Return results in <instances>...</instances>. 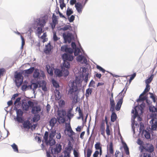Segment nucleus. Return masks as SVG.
Instances as JSON below:
<instances>
[{
    "instance_id": "obj_29",
    "label": "nucleus",
    "mask_w": 157,
    "mask_h": 157,
    "mask_svg": "<svg viewBox=\"0 0 157 157\" xmlns=\"http://www.w3.org/2000/svg\"><path fill=\"white\" fill-rule=\"evenodd\" d=\"M150 117L151 118V119L150 122V123H151V122L154 121H157V118H156L157 114L155 113H153L150 115Z\"/></svg>"
},
{
    "instance_id": "obj_26",
    "label": "nucleus",
    "mask_w": 157,
    "mask_h": 157,
    "mask_svg": "<svg viewBox=\"0 0 157 157\" xmlns=\"http://www.w3.org/2000/svg\"><path fill=\"white\" fill-rule=\"evenodd\" d=\"M151 129L152 130H156L157 129V121L151 122Z\"/></svg>"
},
{
    "instance_id": "obj_54",
    "label": "nucleus",
    "mask_w": 157,
    "mask_h": 157,
    "mask_svg": "<svg viewBox=\"0 0 157 157\" xmlns=\"http://www.w3.org/2000/svg\"><path fill=\"white\" fill-rule=\"evenodd\" d=\"M53 38L54 41H56L59 39V38L57 36L56 32L53 33Z\"/></svg>"
},
{
    "instance_id": "obj_6",
    "label": "nucleus",
    "mask_w": 157,
    "mask_h": 157,
    "mask_svg": "<svg viewBox=\"0 0 157 157\" xmlns=\"http://www.w3.org/2000/svg\"><path fill=\"white\" fill-rule=\"evenodd\" d=\"M71 54L64 53L62 56L63 61H72L74 59V56Z\"/></svg>"
},
{
    "instance_id": "obj_3",
    "label": "nucleus",
    "mask_w": 157,
    "mask_h": 157,
    "mask_svg": "<svg viewBox=\"0 0 157 157\" xmlns=\"http://www.w3.org/2000/svg\"><path fill=\"white\" fill-rule=\"evenodd\" d=\"M46 23L45 20L44 19H40V18H38L34 21L33 28L36 29L37 26H40L41 27H44Z\"/></svg>"
},
{
    "instance_id": "obj_44",
    "label": "nucleus",
    "mask_w": 157,
    "mask_h": 157,
    "mask_svg": "<svg viewBox=\"0 0 157 157\" xmlns=\"http://www.w3.org/2000/svg\"><path fill=\"white\" fill-rule=\"evenodd\" d=\"M74 53L75 56H78V54L81 52L80 49L78 47L74 49Z\"/></svg>"
},
{
    "instance_id": "obj_53",
    "label": "nucleus",
    "mask_w": 157,
    "mask_h": 157,
    "mask_svg": "<svg viewBox=\"0 0 157 157\" xmlns=\"http://www.w3.org/2000/svg\"><path fill=\"white\" fill-rule=\"evenodd\" d=\"M100 142L97 143L95 145V147L96 150H99L101 148V147L100 146Z\"/></svg>"
},
{
    "instance_id": "obj_13",
    "label": "nucleus",
    "mask_w": 157,
    "mask_h": 157,
    "mask_svg": "<svg viewBox=\"0 0 157 157\" xmlns=\"http://www.w3.org/2000/svg\"><path fill=\"white\" fill-rule=\"evenodd\" d=\"M21 105L23 110L27 111L29 110V108L26 99H24L21 100Z\"/></svg>"
},
{
    "instance_id": "obj_10",
    "label": "nucleus",
    "mask_w": 157,
    "mask_h": 157,
    "mask_svg": "<svg viewBox=\"0 0 157 157\" xmlns=\"http://www.w3.org/2000/svg\"><path fill=\"white\" fill-rule=\"evenodd\" d=\"M23 126L25 129H32V124L31 123L29 120H26L24 121L23 122Z\"/></svg>"
},
{
    "instance_id": "obj_8",
    "label": "nucleus",
    "mask_w": 157,
    "mask_h": 157,
    "mask_svg": "<svg viewBox=\"0 0 157 157\" xmlns=\"http://www.w3.org/2000/svg\"><path fill=\"white\" fill-rule=\"evenodd\" d=\"M73 149V145L71 142L69 141L67 146L65 148V150L64 151L65 153H66L67 155H70L71 151Z\"/></svg>"
},
{
    "instance_id": "obj_45",
    "label": "nucleus",
    "mask_w": 157,
    "mask_h": 157,
    "mask_svg": "<svg viewBox=\"0 0 157 157\" xmlns=\"http://www.w3.org/2000/svg\"><path fill=\"white\" fill-rule=\"evenodd\" d=\"M11 147L13 149L14 151L16 152H18V147L16 144L15 143H13L11 145Z\"/></svg>"
},
{
    "instance_id": "obj_17",
    "label": "nucleus",
    "mask_w": 157,
    "mask_h": 157,
    "mask_svg": "<svg viewBox=\"0 0 157 157\" xmlns=\"http://www.w3.org/2000/svg\"><path fill=\"white\" fill-rule=\"evenodd\" d=\"M34 70L33 75V78H40V73L39 72V70L36 69H34Z\"/></svg>"
},
{
    "instance_id": "obj_41",
    "label": "nucleus",
    "mask_w": 157,
    "mask_h": 157,
    "mask_svg": "<svg viewBox=\"0 0 157 157\" xmlns=\"http://www.w3.org/2000/svg\"><path fill=\"white\" fill-rule=\"evenodd\" d=\"M149 110L150 112L152 113L157 112V108L154 106H150Z\"/></svg>"
},
{
    "instance_id": "obj_49",
    "label": "nucleus",
    "mask_w": 157,
    "mask_h": 157,
    "mask_svg": "<svg viewBox=\"0 0 157 157\" xmlns=\"http://www.w3.org/2000/svg\"><path fill=\"white\" fill-rule=\"evenodd\" d=\"M61 112V110H58L57 112L58 115L59 116V117H57V120L59 124H60V122L59 121L60 119L62 117Z\"/></svg>"
},
{
    "instance_id": "obj_21",
    "label": "nucleus",
    "mask_w": 157,
    "mask_h": 157,
    "mask_svg": "<svg viewBox=\"0 0 157 157\" xmlns=\"http://www.w3.org/2000/svg\"><path fill=\"white\" fill-rule=\"evenodd\" d=\"M122 143L123 145V148L124 151L127 155H128L129 154V148L128 147L126 143L124 142H122Z\"/></svg>"
},
{
    "instance_id": "obj_14",
    "label": "nucleus",
    "mask_w": 157,
    "mask_h": 157,
    "mask_svg": "<svg viewBox=\"0 0 157 157\" xmlns=\"http://www.w3.org/2000/svg\"><path fill=\"white\" fill-rule=\"evenodd\" d=\"M51 51V45L50 43H49L45 46V48L44 50V52L46 54L50 53Z\"/></svg>"
},
{
    "instance_id": "obj_57",
    "label": "nucleus",
    "mask_w": 157,
    "mask_h": 157,
    "mask_svg": "<svg viewBox=\"0 0 157 157\" xmlns=\"http://www.w3.org/2000/svg\"><path fill=\"white\" fill-rule=\"evenodd\" d=\"M95 82L93 80H92L90 82L88 86L89 87H94L95 86L94 84H95Z\"/></svg>"
},
{
    "instance_id": "obj_2",
    "label": "nucleus",
    "mask_w": 157,
    "mask_h": 157,
    "mask_svg": "<svg viewBox=\"0 0 157 157\" xmlns=\"http://www.w3.org/2000/svg\"><path fill=\"white\" fill-rule=\"evenodd\" d=\"M71 87L70 89L68 90V93L71 94H73V93L75 92V97L77 98L78 95V88L77 86V83L74 82H71L70 83Z\"/></svg>"
},
{
    "instance_id": "obj_37",
    "label": "nucleus",
    "mask_w": 157,
    "mask_h": 157,
    "mask_svg": "<svg viewBox=\"0 0 157 157\" xmlns=\"http://www.w3.org/2000/svg\"><path fill=\"white\" fill-rule=\"evenodd\" d=\"M56 134V130H52L51 132L50 133L49 135V140H51V139H53L55 136V135Z\"/></svg>"
},
{
    "instance_id": "obj_12",
    "label": "nucleus",
    "mask_w": 157,
    "mask_h": 157,
    "mask_svg": "<svg viewBox=\"0 0 157 157\" xmlns=\"http://www.w3.org/2000/svg\"><path fill=\"white\" fill-rule=\"evenodd\" d=\"M77 60L82 64H86L87 60L85 56L82 55H79L77 57Z\"/></svg>"
},
{
    "instance_id": "obj_55",
    "label": "nucleus",
    "mask_w": 157,
    "mask_h": 157,
    "mask_svg": "<svg viewBox=\"0 0 157 157\" xmlns=\"http://www.w3.org/2000/svg\"><path fill=\"white\" fill-rule=\"evenodd\" d=\"M27 103L29 108L30 107L32 108L33 106L34 103L30 100L28 101Z\"/></svg>"
},
{
    "instance_id": "obj_61",
    "label": "nucleus",
    "mask_w": 157,
    "mask_h": 157,
    "mask_svg": "<svg viewBox=\"0 0 157 157\" xmlns=\"http://www.w3.org/2000/svg\"><path fill=\"white\" fill-rule=\"evenodd\" d=\"M73 116L74 114L71 113L67 112V117L69 120H70Z\"/></svg>"
},
{
    "instance_id": "obj_16",
    "label": "nucleus",
    "mask_w": 157,
    "mask_h": 157,
    "mask_svg": "<svg viewBox=\"0 0 157 157\" xmlns=\"http://www.w3.org/2000/svg\"><path fill=\"white\" fill-rule=\"evenodd\" d=\"M21 97L17 98L14 103V107L17 108H19L21 104Z\"/></svg>"
},
{
    "instance_id": "obj_56",
    "label": "nucleus",
    "mask_w": 157,
    "mask_h": 157,
    "mask_svg": "<svg viewBox=\"0 0 157 157\" xmlns=\"http://www.w3.org/2000/svg\"><path fill=\"white\" fill-rule=\"evenodd\" d=\"M96 67L97 69H98L100 71H102L103 73H104L106 71L104 68L99 65H97Z\"/></svg>"
},
{
    "instance_id": "obj_24",
    "label": "nucleus",
    "mask_w": 157,
    "mask_h": 157,
    "mask_svg": "<svg viewBox=\"0 0 157 157\" xmlns=\"http://www.w3.org/2000/svg\"><path fill=\"white\" fill-rule=\"evenodd\" d=\"M14 119L17 121L19 123H23L24 120L23 116H16V117H14Z\"/></svg>"
},
{
    "instance_id": "obj_20",
    "label": "nucleus",
    "mask_w": 157,
    "mask_h": 157,
    "mask_svg": "<svg viewBox=\"0 0 157 157\" xmlns=\"http://www.w3.org/2000/svg\"><path fill=\"white\" fill-rule=\"evenodd\" d=\"M68 29L72 30V27L70 25H65L64 27L58 29L59 31L62 30L65 31Z\"/></svg>"
},
{
    "instance_id": "obj_40",
    "label": "nucleus",
    "mask_w": 157,
    "mask_h": 157,
    "mask_svg": "<svg viewBox=\"0 0 157 157\" xmlns=\"http://www.w3.org/2000/svg\"><path fill=\"white\" fill-rule=\"evenodd\" d=\"M73 12L72 9L69 8V7H68L66 11V15L67 16H69L71 14H73Z\"/></svg>"
},
{
    "instance_id": "obj_34",
    "label": "nucleus",
    "mask_w": 157,
    "mask_h": 157,
    "mask_svg": "<svg viewBox=\"0 0 157 157\" xmlns=\"http://www.w3.org/2000/svg\"><path fill=\"white\" fill-rule=\"evenodd\" d=\"M147 98V95L144 96L143 97L139 96V98L137 99L136 101L138 102L143 101H146Z\"/></svg>"
},
{
    "instance_id": "obj_4",
    "label": "nucleus",
    "mask_w": 157,
    "mask_h": 157,
    "mask_svg": "<svg viewBox=\"0 0 157 157\" xmlns=\"http://www.w3.org/2000/svg\"><path fill=\"white\" fill-rule=\"evenodd\" d=\"M14 77L15 78V82L16 86L17 87L20 86L23 82L22 73L20 72L16 73Z\"/></svg>"
},
{
    "instance_id": "obj_7",
    "label": "nucleus",
    "mask_w": 157,
    "mask_h": 157,
    "mask_svg": "<svg viewBox=\"0 0 157 157\" xmlns=\"http://www.w3.org/2000/svg\"><path fill=\"white\" fill-rule=\"evenodd\" d=\"M60 50L63 52H65L67 53L72 54L74 52L73 49L71 48L68 47L67 45H64L61 47Z\"/></svg>"
},
{
    "instance_id": "obj_43",
    "label": "nucleus",
    "mask_w": 157,
    "mask_h": 157,
    "mask_svg": "<svg viewBox=\"0 0 157 157\" xmlns=\"http://www.w3.org/2000/svg\"><path fill=\"white\" fill-rule=\"evenodd\" d=\"M109 150L110 154H113V145L112 142H111L109 144Z\"/></svg>"
},
{
    "instance_id": "obj_63",
    "label": "nucleus",
    "mask_w": 157,
    "mask_h": 157,
    "mask_svg": "<svg viewBox=\"0 0 157 157\" xmlns=\"http://www.w3.org/2000/svg\"><path fill=\"white\" fill-rule=\"evenodd\" d=\"M110 106H115V104L113 99L109 98Z\"/></svg>"
},
{
    "instance_id": "obj_39",
    "label": "nucleus",
    "mask_w": 157,
    "mask_h": 157,
    "mask_svg": "<svg viewBox=\"0 0 157 157\" xmlns=\"http://www.w3.org/2000/svg\"><path fill=\"white\" fill-rule=\"evenodd\" d=\"M70 63L69 62L63 61V67L68 69L70 68Z\"/></svg>"
},
{
    "instance_id": "obj_33",
    "label": "nucleus",
    "mask_w": 157,
    "mask_h": 157,
    "mask_svg": "<svg viewBox=\"0 0 157 157\" xmlns=\"http://www.w3.org/2000/svg\"><path fill=\"white\" fill-rule=\"evenodd\" d=\"M44 27H37L36 28V31L37 32V35L38 36H39L41 34L43 33V28Z\"/></svg>"
},
{
    "instance_id": "obj_42",
    "label": "nucleus",
    "mask_w": 157,
    "mask_h": 157,
    "mask_svg": "<svg viewBox=\"0 0 157 157\" xmlns=\"http://www.w3.org/2000/svg\"><path fill=\"white\" fill-rule=\"evenodd\" d=\"M62 71L63 73V75L65 77H67L68 75L69 72L67 69H65L63 67H62Z\"/></svg>"
},
{
    "instance_id": "obj_62",
    "label": "nucleus",
    "mask_w": 157,
    "mask_h": 157,
    "mask_svg": "<svg viewBox=\"0 0 157 157\" xmlns=\"http://www.w3.org/2000/svg\"><path fill=\"white\" fill-rule=\"evenodd\" d=\"M136 74L135 73H133L132 75L130 76V79H129V82H130L131 81L136 77Z\"/></svg>"
},
{
    "instance_id": "obj_27",
    "label": "nucleus",
    "mask_w": 157,
    "mask_h": 157,
    "mask_svg": "<svg viewBox=\"0 0 157 157\" xmlns=\"http://www.w3.org/2000/svg\"><path fill=\"white\" fill-rule=\"evenodd\" d=\"M34 69V67H31L29 69L24 70V72L26 74H30L33 73Z\"/></svg>"
},
{
    "instance_id": "obj_22",
    "label": "nucleus",
    "mask_w": 157,
    "mask_h": 157,
    "mask_svg": "<svg viewBox=\"0 0 157 157\" xmlns=\"http://www.w3.org/2000/svg\"><path fill=\"white\" fill-rule=\"evenodd\" d=\"M19 108L14 107L13 110H15L16 112V116H23V112L20 109H18Z\"/></svg>"
},
{
    "instance_id": "obj_36",
    "label": "nucleus",
    "mask_w": 157,
    "mask_h": 157,
    "mask_svg": "<svg viewBox=\"0 0 157 157\" xmlns=\"http://www.w3.org/2000/svg\"><path fill=\"white\" fill-rule=\"evenodd\" d=\"M92 92V89L88 88L86 90L85 96L86 98H88L90 95L91 94Z\"/></svg>"
},
{
    "instance_id": "obj_60",
    "label": "nucleus",
    "mask_w": 157,
    "mask_h": 157,
    "mask_svg": "<svg viewBox=\"0 0 157 157\" xmlns=\"http://www.w3.org/2000/svg\"><path fill=\"white\" fill-rule=\"evenodd\" d=\"M78 111L79 113V116H80V117H81L82 118V119H83V115L82 113V111H81L80 107H79L78 109Z\"/></svg>"
},
{
    "instance_id": "obj_11",
    "label": "nucleus",
    "mask_w": 157,
    "mask_h": 157,
    "mask_svg": "<svg viewBox=\"0 0 157 157\" xmlns=\"http://www.w3.org/2000/svg\"><path fill=\"white\" fill-rule=\"evenodd\" d=\"M124 95L123 94L122 95V96L120 98V99L117 102L116 106L115 107L116 110L118 111L120 110L121 109L122 104L123 102V98L124 96Z\"/></svg>"
},
{
    "instance_id": "obj_59",
    "label": "nucleus",
    "mask_w": 157,
    "mask_h": 157,
    "mask_svg": "<svg viewBox=\"0 0 157 157\" xmlns=\"http://www.w3.org/2000/svg\"><path fill=\"white\" fill-rule=\"evenodd\" d=\"M109 125H106V133L107 135L109 136L110 135V130L109 128Z\"/></svg>"
},
{
    "instance_id": "obj_30",
    "label": "nucleus",
    "mask_w": 157,
    "mask_h": 157,
    "mask_svg": "<svg viewBox=\"0 0 157 157\" xmlns=\"http://www.w3.org/2000/svg\"><path fill=\"white\" fill-rule=\"evenodd\" d=\"M105 122L103 121L100 125V130L101 131V134L103 135L105 133Z\"/></svg>"
},
{
    "instance_id": "obj_58",
    "label": "nucleus",
    "mask_w": 157,
    "mask_h": 157,
    "mask_svg": "<svg viewBox=\"0 0 157 157\" xmlns=\"http://www.w3.org/2000/svg\"><path fill=\"white\" fill-rule=\"evenodd\" d=\"M92 153V150L90 148H88L87 150V157H90Z\"/></svg>"
},
{
    "instance_id": "obj_25",
    "label": "nucleus",
    "mask_w": 157,
    "mask_h": 157,
    "mask_svg": "<svg viewBox=\"0 0 157 157\" xmlns=\"http://www.w3.org/2000/svg\"><path fill=\"white\" fill-rule=\"evenodd\" d=\"M51 140H49V139L48 140V142H45L46 145H49L50 146L54 145L56 144V141L53 139H51Z\"/></svg>"
},
{
    "instance_id": "obj_47",
    "label": "nucleus",
    "mask_w": 157,
    "mask_h": 157,
    "mask_svg": "<svg viewBox=\"0 0 157 157\" xmlns=\"http://www.w3.org/2000/svg\"><path fill=\"white\" fill-rule=\"evenodd\" d=\"M52 82L53 86L56 88H58L59 86L58 83L55 80H52Z\"/></svg>"
},
{
    "instance_id": "obj_38",
    "label": "nucleus",
    "mask_w": 157,
    "mask_h": 157,
    "mask_svg": "<svg viewBox=\"0 0 157 157\" xmlns=\"http://www.w3.org/2000/svg\"><path fill=\"white\" fill-rule=\"evenodd\" d=\"M154 75L152 74L150 77L145 80V83L146 84L149 85V84L152 81L154 77Z\"/></svg>"
},
{
    "instance_id": "obj_52",
    "label": "nucleus",
    "mask_w": 157,
    "mask_h": 157,
    "mask_svg": "<svg viewBox=\"0 0 157 157\" xmlns=\"http://www.w3.org/2000/svg\"><path fill=\"white\" fill-rule=\"evenodd\" d=\"M145 104L143 102L142 103H141L139 107V109L140 110V111L142 112V111L143 110L145 106Z\"/></svg>"
},
{
    "instance_id": "obj_15",
    "label": "nucleus",
    "mask_w": 157,
    "mask_h": 157,
    "mask_svg": "<svg viewBox=\"0 0 157 157\" xmlns=\"http://www.w3.org/2000/svg\"><path fill=\"white\" fill-rule=\"evenodd\" d=\"M41 110L39 106H33L31 112L33 114L37 113Z\"/></svg>"
},
{
    "instance_id": "obj_51",
    "label": "nucleus",
    "mask_w": 157,
    "mask_h": 157,
    "mask_svg": "<svg viewBox=\"0 0 157 157\" xmlns=\"http://www.w3.org/2000/svg\"><path fill=\"white\" fill-rule=\"evenodd\" d=\"M71 128V130L70 132V134H68V136L72 140L73 139V135H74L75 134V133L72 130L71 127H70Z\"/></svg>"
},
{
    "instance_id": "obj_32",
    "label": "nucleus",
    "mask_w": 157,
    "mask_h": 157,
    "mask_svg": "<svg viewBox=\"0 0 157 157\" xmlns=\"http://www.w3.org/2000/svg\"><path fill=\"white\" fill-rule=\"evenodd\" d=\"M117 118V115L115 112H113L112 113V114L111 116V121L112 122H114Z\"/></svg>"
},
{
    "instance_id": "obj_46",
    "label": "nucleus",
    "mask_w": 157,
    "mask_h": 157,
    "mask_svg": "<svg viewBox=\"0 0 157 157\" xmlns=\"http://www.w3.org/2000/svg\"><path fill=\"white\" fill-rule=\"evenodd\" d=\"M48 131H45L44 136L43 137L45 143L48 142Z\"/></svg>"
},
{
    "instance_id": "obj_19",
    "label": "nucleus",
    "mask_w": 157,
    "mask_h": 157,
    "mask_svg": "<svg viewBox=\"0 0 157 157\" xmlns=\"http://www.w3.org/2000/svg\"><path fill=\"white\" fill-rule=\"evenodd\" d=\"M39 87H41V89L43 90L44 91H47V88L46 86V83L45 82L44 80H42L41 83V84H39Z\"/></svg>"
},
{
    "instance_id": "obj_28",
    "label": "nucleus",
    "mask_w": 157,
    "mask_h": 157,
    "mask_svg": "<svg viewBox=\"0 0 157 157\" xmlns=\"http://www.w3.org/2000/svg\"><path fill=\"white\" fill-rule=\"evenodd\" d=\"M54 72L57 76L59 77H61L63 75L62 70L61 71L59 69H56L55 71Z\"/></svg>"
},
{
    "instance_id": "obj_5",
    "label": "nucleus",
    "mask_w": 157,
    "mask_h": 157,
    "mask_svg": "<svg viewBox=\"0 0 157 157\" xmlns=\"http://www.w3.org/2000/svg\"><path fill=\"white\" fill-rule=\"evenodd\" d=\"M49 149L50 150L51 153L52 154H58L60 152L62 149V146L60 144H57L56 146V147L53 149L54 152L53 151V148L50 147Z\"/></svg>"
},
{
    "instance_id": "obj_35",
    "label": "nucleus",
    "mask_w": 157,
    "mask_h": 157,
    "mask_svg": "<svg viewBox=\"0 0 157 157\" xmlns=\"http://www.w3.org/2000/svg\"><path fill=\"white\" fill-rule=\"evenodd\" d=\"M40 119V116L39 114H35L33 118V121L34 122H37Z\"/></svg>"
},
{
    "instance_id": "obj_1",
    "label": "nucleus",
    "mask_w": 157,
    "mask_h": 157,
    "mask_svg": "<svg viewBox=\"0 0 157 157\" xmlns=\"http://www.w3.org/2000/svg\"><path fill=\"white\" fill-rule=\"evenodd\" d=\"M62 36L64 40V43H71V41L75 40L74 37L72 33H70L69 31L67 32H64L62 34Z\"/></svg>"
},
{
    "instance_id": "obj_23",
    "label": "nucleus",
    "mask_w": 157,
    "mask_h": 157,
    "mask_svg": "<svg viewBox=\"0 0 157 157\" xmlns=\"http://www.w3.org/2000/svg\"><path fill=\"white\" fill-rule=\"evenodd\" d=\"M57 122V120L55 117L52 118L49 121V125L52 128H53L55 125V124Z\"/></svg>"
},
{
    "instance_id": "obj_50",
    "label": "nucleus",
    "mask_w": 157,
    "mask_h": 157,
    "mask_svg": "<svg viewBox=\"0 0 157 157\" xmlns=\"http://www.w3.org/2000/svg\"><path fill=\"white\" fill-rule=\"evenodd\" d=\"M75 16L74 15H71L70 17L68 16V19L70 22H73L75 20Z\"/></svg>"
},
{
    "instance_id": "obj_18",
    "label": "nucleus",
    "mask_w": 157,
    "mask_h": 157,
    "mask_svg": "<svg viewBox=\"0 0 157 157\" xmlns=\"http://www.w3.org/2000/svg\"><path fill=\"white\" fill-rule=\"evenodd\" d=\"M75 7L76 8L78 13H80L82 12V10L81 9L82 8V5L81 3L79 2L75 4Z\"/></svg>"
},
{
    "instance_id": "obj_9",
    "label": "nucleus",
    "mask_w": 157,
    "mask_h": 157,
    "mask_svg": "<svg viewBox=\"0 0 157 157\" xmlns=\"http://www.w3.org/2000/svg\"><path fill=\"white\" fill-rule=\"evenodd\" d=\"M142 149H144L146 151L151 153L154 151V147L152 144H147L142 146Z\"/></svg>"
},
{
    "instance_id": "obj_31",
    "label": "nucleus",
    "mask_w": 157,
    "mask_h": 157,
    "mask_svg": "<svg viewBox=\"0 0 157 157\" xmlns=\"http://www.w3.org/2000/svg\"><path fill=\"white\" fill-rule=\"evenodd\" d=\"M41 82L38 81L36 82H33L32 83V84L34 85V88L33 89V93H35V90H36L38 87V86H39V84H41Z\"/></svg>"
},
{
    "instance_id": "obj_64",
    "label": "nucleus",
    "mask_w": 157,
    "mask_h": 157,
    "mask_svg": "<svg viewBox=\"0 0 157 157\" xmlns=\"http://www.w3.org/2000/svg\"><path fill=\"white\" fill-rule=\"evenodd\" d=\"M73 154L74 156L76 157H78L79 155V153L75 149H74L73 150Z\"/></svg>"
},
{
    "instance_id": "obj_48",
    "label": "nucleus",
    "mask_w": 157,
    "mask_h": 157,
    "mask_svg": "<svg viewBox=\"0 0 157 157\" xmlns=\"http://www.w3.org/2000/svg\"><path fill=\"white\" fill-rule=\"evenodd\" d=\"M21 89L23 91H25L26 90H29L27 83L26 84H24L22 86Z\"/></svg>"
}]
</instances>
